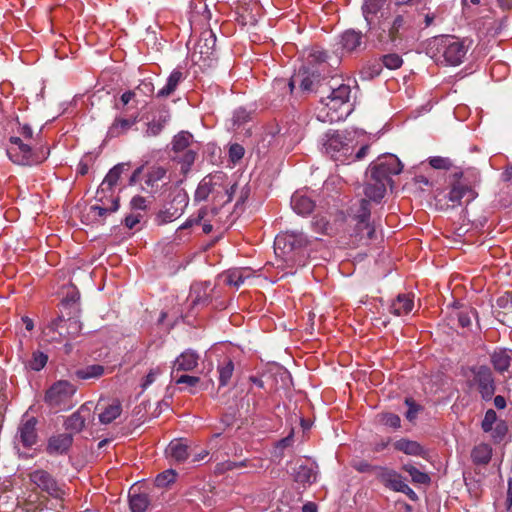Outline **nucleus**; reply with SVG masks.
Segmentation results:
<instances>
[{
    "instance_id": "obj_24",
    "label": "nucleus",
    "mask_w": 512,
    "mask_h": 512,
    "mask_svg": "<svg viewBox=\"0 0 512 512\" xmlns=\"http://www.w3.org/2000/svg\"><path fill=\"white\" fill-rule=\"evenodd\" d=\"M73 437L71 434L63 433L52 436L48 440L46 451L50 455H58L66 453L71 447Z\"/></svg>"
},
{
    "instance_id": "obj_61",
    "label": "nucleus",
    "mask_w": 512,
    "mask_h": 512,
    "mask_svg": "<svg viewBox=\"0 0 512 512\" xmlns=\"http://www.w3.org/2000/svg\"><path fill=\"white\" fill-rule=\"evenodd\" d=\"M245 150L242 145L238 143L231 144L229 147V159L232 163L238 162L243 158Z\"/></svg>"
},
{
    "instance_id": "obj_23",
    "label": "nucleus",
    "mask_w": 512,
    "mask_h": 512,
    "mask_svg": "<svg viewBox=\"0 0 512 512\" xmlns=\"http://www.w3.org/2000/svg\"><path fill=\"white\" fill-rule=\"evenodd\" d=\"M318 467L316 464L299 465L294 473L293 479L296 483L303 487L312 485L317 481Z\"/></svg>"
},
{
    "instance_id": "obj_10",
    "label": "nucleus",
    "mask_w": 512,
    "mask_h": 512,
    "mask_svg": "<svg viewBox=\"0 0 512 512\" xmlns=\"http://www.w3.org/2000/svg\"><path fill=\"white\" fill-rule=\"evenodd\" d=\"M171 144L174 153H183L181 157H178L180 162L187 167H190L195 162L197 152L192 148L194 137L190 132L180 131L173 137Z\"/></svg>"
},
{
    "instance_id": "obj_31",
    "label": "nucleus",
    "mask_w": 512,
    "mask_h": 512,
    "mask_svg": "<svg viewBox=\"0 0 512 512\" xmlns=\"http://www.w3.org/2000/svg\"><path fill=\"white\" fill-rule=\"evenodd\" d=\"M319 75H315L314 72L310 73L308 69H300L298 74L291 78L289 81L290 91L293 92L295 83L299 82L300 87L303 91H312L315 81Z\"/></svg>"
},
{
    "instance_id": "obj_30",
    "label": "nucleus",
    "mask_w": 512,
    "mask_h": 512,
    "mask_svg": "<svg viewBox=\"0 0 512 512\" xmlns=\"http://www.w3.org/2000/svg\"><path fill=\"white\" fill-rule=\"evenodd\" d=\"M129 164L128 163H119L115 165L113 168L109 170L100 184V193H102L103 189L106 190H114L116 185L119 182L121 175L128 171Z\"/></svg>"
},
{
    "instance_id": "obj_36",
    "label": "nucleus",
    "mask_w": 512,
    "mask_h": 512,
    "mask_svg": "<svg viewBox=\"0 0 512 512\" xmlns=\"http://www.w3.org/2000/svg\"><path fill=\"white\" fill-rule=\"evenodd\" d=\"M394 448L407 455L412 456H423L425 451L424 448L417 442L408 439H400L394 443Z\"/></svg>"
},
{
    "instance_id": "obj_37",
    "label": "nucleus",
    "mask_w": 512,
    "mask_h": 512,
    "mask_svg": "<svg viewBox=\"0 0 512 512\" xmlns=\"http://www.w3.org/2000/svg\"><path fill=\"white\" fill-rule=\"evenodd\" d=\"M122 413V406L118 400L112 401L99 413V421L102 424H110Z\"/></svg>"
},
{
    "instance_id": "obj_46",
    "label": "nucleus",
    "mask_w": 512,
    "mask_h": 512,
    "mask_svg": "<svg viewBox=\"0 0 512 512\" xmlns=\"http://www.w3.org/2000/svg\"><path fill=\"white\" fill-rule=\"evenodd\" d=\"M403 469L410 475L413 482L418 484H428L430 482V477L428 474L420 471L413 465L406 464L403 466Z\"/></svg>"
},
{
    "instance_id": "obj_17",
    "label": "nucleus",
    "mask_w": 512,
    "mask_h": 512,
    "mask_svg": "<svg viewBox=\"0 0 512 512\" xmlns=\"http://www.w3.org/2000/svg\"><path fill=\"white\" fill-rule=\"evenodd\" d=\"M138 113L133 115H125L123 113L117 115L107 131V138H117L126 134L137 122Z\"/></svg>"
},
{
    "instance_id": "obj_45",
    "label": "nucleus",
    "mask_w": 512,
    "mask_h": 512,
    "mask_svg": "<svg viewBox=\"0 0 512 512\" xmlns=\"http://www.w3.org/2000/svg\"><path fill=\"white\" fill-rule=\"evenodd\" d=\"M214 195L213 188L209 185V175L205 176L200 183L194 194L195 201H204L208 196Z\"/></svg>"
},
{
    "instance_id": "obj_63",
    "label": "nucleus",
    "mask_w": 512,
    "mask_h": 512,
    "mask_svg": "<svg viewBox=\"0 0 512 512\" xmlns=\"http://www.w3.org/2000/svg\"><path fill=\"white\" fill-rule=\"evenodd\" d=\"M142 218H143L142 213L132 212L125 217L124 225L129 229H133L136 227L137 224H139L141 222Z\"/></svg>"
},
{
    "instance_id": "obj_8",
    "label": "nucleus",
    "mask_w": 512,
    "mask_h": 512,
    "mask_svg": "<svg viewBox=\"0 0 512 512\" xmlns=\"http://www.w3.org/2000/svg\"><path fill=\"white\" fill-rule=\"evenodd\" d=\"M351 113V105L340 103L339 100L326 97L317 108L316 117L323 123H335L345 120Z\"/></svg>"
},
{
    "instance_id": "obj_25",
    "label": "nucleus",
    "mask_w": 512,
    "mask_h": 512,
    "mask_svg": "<svg viewBox=\"0 0 512 512\" xmlns=\"http://www.w3.org/2000/svg\"><path fill=\"white\" fill-rule=\"evenodd\" d=\"M171 119L170 111L167 108H163L158 112V115L153 117L151 121L147 123V128L144 132L146 137H156L164 129Z\"/></svg>"
},
{
    "instance_id": "obj_43",
    "label": "nucleus",
    "mask_w": 512,
    "mask_h": 512,
    "mask_svg": "<svg viewBox=\"0 0 512 512\" xmlns=\"http://www.w3.org/2000/svg\"><path fill=\"white\" fill-rule=\"evenodd\" d=\"M150 503L146 494H131L129 499L132 512H145Z\"/></svg>"
},
{
    "instance_id": "obj_50",
    "label": "nucleus",
    "mask_w": 512,
    "mask_h": 512,
    "mask_svg": "<svg viewBox=\"0 0 512 512\" xmlns=\"http://www.w3.org/2000/svg\"><path fill=\"white\" fill-rule=\"evenodd\" d=\"M458 323L461 327L466 328L472 324V318L475 317L476 312L471 308H465L455 312Z\"/></svg>"
},
{
    "instance_id": "obj_3",
    "label": "nucleus",
    "mask_w": 512,
    "mask_h": 512,
    "mask_svg": "<svg viewBox=\"0 0 512 512\" xmlns=\"http://www.w3.org/2000/svg\"><path fill=\"white\" fill-rule=\"evenodd\" d=\"M306 244L307 238L302 232L287 231L275 237L274 252L288 266H293L298 263Z\"/></svg>"
},
{
    "instance_id": "obj_27",
    "label": "nucleus",
    "mask_w": 512,
    "mask_h": 512,
    "mask_svg": "<svg viewBox=\"0 0 512 512\" xmlns=\"http://www.w3.org/2000/svg\"><path fill=\"white\" fill-rule=\"evenodd\" d=\"M199 355L193 350L182 352L174 361L172 374L179 371H192L198 366Z\"/></svg>"
},
{
    "instance_id": "obj_54",
    "label": "nucleus",
    "mask_w": 512,
    "mask_h": 512,
    "mask_svg": "<svg viewBox=\"0 0 512 512\" xmlns=\"http://www.w3.org/2000/svg\"><path fill=\"white\" fill-rule=\"evenodd\" d=\"M496 423H498L496 412L493 409L487 410L481 424L483 431L491 432L493 430V425H496Z\"/></svg>"
},
{
    "instance_id": "obj_22",
    "label": "nucleus",
    "mask_w": 512,
    "mask_h": 512,
    "mask_svg": "<svg viewBox=\"0 0 512 512\" xmlns=\"http://www.w3.org/2000/svg\"><path fill=\"white\" fill-rule=\"evenodd\" d=\"M37 420L35 417H29L23 420L18 428V434L24 447H32L37 442L36 431Z\"/></svg>"
},
{
    "instance_id": "obj_26",
    "label": "nucleus",
    "mask_w": 512,
    "mask_h": 512,
    "mask_svg": "<svg viewBox=\"0 0 512 512\" xmlns=\"http://www.w3.org/2000/svg\"><path fill=\"white\" fill-rule=\"evenodd\" d=\"M363 43V34L361 31L354 29H348L344 31L340 36L339 44L342 50L346 53H352L357 51Z\"/></svg>"
},
{
    "instance_id": "obj_58",
    "label": "nucleus",
    "mask_w": 512,
    "mask_h": 512,
    "mask_svg": "<svg viewBox=\"0 0 512 512\" xmlns=\"http://www.w3.org/2000/svg\"><path fill=\"white\" fill-rule=\"evenodd\" d=\"M380 421L383 425L397 429L401 425L400 417L393 413H384L381 415Z\"/></svg>"
},
{
    "instance_id": "obj_7",
    "label": "nucleus",
    "mask_w": 512,
    "mask_h": 512,
    "mask_svg": "<svg viewBox=\"0 0 512 512\" xmlns=\"http://www.w3.org/2000/svg\"><path fill=\"white\" fill-rule=\"evenodd\" d=\"M75 393L76 386L67 380H59L49 387L44 400L53 409L68 410L73 406L72 397Z\"/></svg>"
},
{
    "instance_id": "obj_12",
    "label": "nucleus",
    "mask_w": 512,
    "mask_h": 512,
    "mask_svg": "<svg viewBox=\"0 0 512 512\" xmlns=\"http://www.w3.org/2000/svg\"><path fill=\"white\" fill-rule=\"evenodd\" d=\"M10 142L7 155L12 162L23 166L37 165V157L33 156L30 146L24 144L18 137H11Z\"/></svg>"
},
{
    "instance_id": "obj_57",
    "label": "nucleus",
    "mask_w": 512,
    "mask_h": 512,
    "mask_svg": "<svg viewBox=\"0 0 512 512\" xmlns=\"http://www.w3.org/2000/svg\"><path fill=\"white\" fill-rule=\"evenodd\" d=\"M90 211L94 216L105 217L107 214L113 213L117 211L116 203L113 206L106 207L99 203L92 205L90 207Z\"/></svg>"
},
{
    "instance_id": "obj_19",
    "label": "nucleus",
    "mask_w": 512,
    "mask_h": 512,
    "mask_svg": "<svg viewBox=\"0 0 512 512\" xmlns=\"http://www.w3.org/2000/svg\"><path fill=\"white\" fill-rule=\"evenodd\" d=\"M357 221L356 229L359 234H366L369 239L373 237L374 228L371 226L369 201L362 199L359 208L354 216Z\"/></svg>"
},
{
    "instance_id": "obj_33",
    "label": "nucleus",
    "mask_w": 512,
    "mask_h": 512,
    "mask_svg": "<svg viewBox=\"0 0 512 512\" xmlns=\"http://www.w3.org/2000/svg\"><path fill=\"white\" fill-rule=\"evenodd\" d=\"M213 289L209 285L195 284L192 286L191 302L193 306L196 305H209L212 303V297L209 292Z\"/></svg>"
},
{
    "instance_id": "obj_41",
    "label": "nucleus",
    "mask_w": 512,
    "mask_h": 512,
    "mask_svg": "<svg viewBox=\"0 0 512 512\" xmlns=\"http://www.w3.org/2000/svg\"><path fill=\"white\" fill-rule=\"evenodd\" d=\"M104 372V366L99 364H93L76 370L75 376L81 380H88L92 378H100L104 374Z\"/></svg>"
},
{
    "instance_id": "obj_21",
    "label": "nucleus",
    "mask_w": 512,
    "mask_h": 512,
    "mask_svg": "<svg viewBox=\"0 0 512 512\" xmlns=\"http://www.w3.org/2000/svg\"><path fill=\"white\" fill-rule=\"evenodd\" d=\"M387 0H364L361 10L362 15L367 23L368 33L370 36L378 26L373 24V19L376 14L386 5Z\"/></svg>"
},
{
    "instance_id": "obj_4",
    "label": "nucleus",
    "mask_w": 512,
    "mask_h": 512,
    "mask_svg": "<svg viewBox=\"0 0 512 512\" xmlns=\"http://www.w3.org/2000/svg\"><path fill=\"white\" fill-rule=\"evenodd\" d=\"M413 23V15L408 11H402L393 17L388 31L378 26L371 37L378 46L384 48L388 44H395L396 41L401 40L404 33L413 27Z\"/></svg>"
},
{
    "instance_id": "obj_51",
    "label": "nucleus",
    "mask_w": 512,
    "mask_h": 512,
    "mask_svg": "<svg viewBox=\"0 0 512 512\" xmlns=\"http://www.w3.org/2000/svg\"><path fill=\"white\" fill-rule=\"evenodd\" d=\"M428 161L430 166L437 170H449L453 166L451 159L448 157L433 156Z\"/></svg>"
},
{
    "instance_id": "obj_55",
    "label": "nucleus",
    "mask_w": 512,
    "mask_h": 512,
    "mask_svg": "<svg viewBox=\"0 0 512 512\" xmlns=\"http://www.w3.org/2000/svg\"><path fill=\"white\" fill-rule=\"evenodd\" d=\"M176 479V473L173 470H166L159 475H157L155 479V484L158 487H165L170 483H173Z\"/></svg>"
},
{
    "instance_id": "obj_60",
    "label": "nucleus",
    "mask_w": 512,
    "mask_h": 512,
    "mask_svg": "<svg viewBox=\"0 0 512 512\" xmlns=\"http://www.w3.org/2000/svg\"><path fill=\"white\" fill-rule=\"evenodd\" d=\"M491 432L493 439L496 442H501L508 432V427L504 421H499Z\"/></svg>"
},
{
    "instance_id": "obj_15",
    "label": "nucleus",
    "mask_w": 512,
    "mask_h": 512,
    "mask_svg": "<svg viewBox=\"0 0 512 512\" xmlns=\"http://www.w3.org/2000/svg\"><path fill=\"white\" fill-rule=\"evenodd\" d=\"M47 329L53 332L57 331L61 339L74 338L80 334L82 324L77 319H64L60 316L52 320Z\"/></svg>"
},
{
    "instance_id": "obj_35",
    "label": "nucleus",
    "mask_w": 512,
    "mask_h": 512,
    "mask_svg": "<svg viewBox=\"0 0 512 512\" xmlns=\"http://www.w3.org/2000/svg\"><path fill=\"white\" fill-rule=\"evenodd\" d=\"M183 80H184L183 73L178 69H174L170 73L165 86L157 92V97L158 98L169 97L170 95H172L175 92L178 85Z\"/></svg>"
},
{
    "instance_id": "obj_38",
    "label": "nucleus",
    "mask_w": 512,
    "mask_h": 512,
    "mask_svg": "<svg viewBox=\"0 0 512 512\" xmlns=\"http://www.w3.org/2000/svg\"><path fill=\"white\" fill-rule=\"evenodd\" d=\"M492 457V448L490 445L481 443L476 445L471 452L472 461L477 465H486Z\"/></svg>"
},
{
    "instance_id": "obj_44",
    "label": "nucleus",
    "mask_w": 512,
    "mask_h": 512,
    "mask_svg": "<svg viewBox=\"0 0 512 512\" xmlns=\"http://www.w3.org/2000/svg\"><path fill=\"white\" fill-rule=\"evenodd\" d=\"M497 306L503 309V317L512 324V293H505L497 299Z\"/></svg>"
},
{
    "instance_id": "obj_34",
    "label": "nucleus",
    "mask_w": 512,
    "mask_h": 512,
    "mask_svg": "<svg viewBox=\"0 0 512 512\" xmlns=\"http://www.w3.org/2000/svg\"><path fill=\"white\" fill-rule=\"evenodd\" d=\"M414 307L413 299L407 294H400L392 302L390 311L396 316H404L412 311Z\"/></svg>"
},
{
    "instance_id": "obj_1",
    "label": "nucleus",
    "mask_w": 512,
    "mask_h": 512,
    "mask_svg": "<svg viewBox=\"0 0 512 512\" xmlns=\"http://www.w3.org/2000/svg\"><path fill=\"white\" fill-rule=\"evenodd\" d=\"M402 169V163L394 154L386 153L377 157L368 167L365 196L379 202L384 197L387 186L392 185V176L400 174Z\"/></svg>"
},
{
    "instance_id": "obj_62",
    "label": "nucleus",
    "mask_w": 512,
    "mask_h": 512,
    "mask_svg": "<svg viewBox=\"0 0 512 512\" xmlns=\"http://www.w3.org/2000/svg\"><path fill=\"white\" fill-rule=\"evenodd\" d=\"M130 207L133 212H143L147 208L146 198L140 195L134 196L130 201Z\"/></svg>"
},
{
    "instance_id": "obj_18",
    "label": "nucleus",
    "mask_w": 512,
    "mask_h": 512,
    "mask_svg": "<svg viewBox=\"0 0 512 512\" xmlns=\"http://www.w3.org/2000/svg\"><path fill=\"white\" fill-rule=\"evenodd\" d=\"M280 129L277 123H271L268 126L263 128L261 134V140H258V156L262 152L261 150H265L268 152L269 150H275L279 147L282 136L279 134Z\"/></svg>"
},
{
    "instance_id": "obj_53",
    "label": "nucleus",
    "mask_w": 512,
    "mask_h": 512,
    "mask_svg": "<svg viewBox=\"0 0 512 512\" xmlns=\"http://www.w3.org/2000/svg\"><path fill=\"white\" fill-rule=\"evenodd\" d=\"M382 63L386 68L393 70L400 68L403 64V60L398 54L391 53L382 57Z\"/></svg>"
},
{
    "instance_id": "obj_13",
    "label": "nucleus",
    "mask_w": 512,
    "mask_h": 512,
    "mask_svg": "<svg viewBox=\"0 0 512 512\" xmlns=\"http://www.w3.org/2000/svg\"><path fill=\"white\" fill-rule=\"evenodd\" d=\"M209 185L213 188L214 198L226 197L225 202H231L236 191V183H231L223 171L209 174Z\"/></svg>"
},
{
    "instance_id": "obj_11",
    "label": "nucleus",
    "mask_w": 512,
    "mask_h": 512,
    "mask_svg": "<svg viewBox=\"0 0 512 512\" xmlns=\"http://www.w3.org/2000/svg\"><path fill=\"white\" fill-rule=\"evenodd\" d=\"M189 202L188 195L183 190H178L173 197L169 207L159 211L156 221L159 225L167 224L179 218Z\"/></svg>"
},
{
    "instance_id": "obj_59",
    "label": "nucleus",
    "mask_w": 512,
    "mask_h": 512,
    "mask_svg": "<svg viewBox=\"0 0 512 512\" xmlns=\"http://www.w3.org/2000/svg\"><path fill=\"white\" fill-rule=\"evenodd\" d=\"M224 282L228 285L239 288L241 286V274L238 272V268L228 270L225 274Z\"/></svg>"
},
{
    "instance_id": "obj_47",
    "label": "nucleus",
    "mask_w": 512,
    "mask_h": 512,
    "mask_svg": "<svg viewBox=\"0 0 512 512\" xmlns=\"http://www.w3.org/2000/svg\"><path fill=\"white\" fill-rule=\"evenodd\" d=\"M48 361V356L41 352L35 351L32 354L31 359L27 363V367L33 371H40L45 367Z\"/></svg>"
},
{
    "instance_id": "obj_42",
    "label": "nucleus",
    "mask_w": 512,
    "mask_h": 512,
    "mask_svg": "<svg viewBox=\"0 0 512 512\" xmlns=\"http://www.w3.org/2000/svg\"><path fill=\"white\" fill-rule=\"evenodd\" d=\"M95 200L97 203L104 205L106 207L113 206L116 202L117 210L119 209V197L115 195V190H106L103 189L102 193H100V186L97 189Z\"/></svg>"
},
{
    "instance_id": "obj_64",
    "label": "nucleus",
    "mask_w": 512,
    "mask_h": 512,
    "mask_svg": "<svg viewBox=\"0 0 512 512\" xmlns=\"http://www.w3.org/2000/svg\"><path fill=\"white\" fill-rule=\"evenodd\" d=\"M315 232L320 234H327L329 230V222L324 217L315 218L312 222Z\"/></svg>"
},
{
    "instance_id": "obj_6",
    "label": "nucleus",
    "mask_w": 512,
    "mask_h": 512,
    "mask_svg": "<svg viewBox=\"0 0 512 512\" xmlns=\"http://www.w3.org/2000/svg\"><path fill=\"white\" fill-rule=\"evenodd\" d=\"M464 376L469 387H475L485 401L492 399L495 393V381L491 369L485 365L469 367Z\"/></svg>"
},
{
    "instance_id": "obj_28",
    "label": "nucleus",
    "mask_w": 512,
    "mask_h": 512,
    "mask_svg": "<svg viewBox=\"0 0 512 512\" xmlns=\"http://www.w3.org/2000/svg\"><path fill=\"white\" fill-rule=\"evenodd\" d=\"M490 359L497 372H507L512 364V350L507 348H497L490 355Z\"/></svg>"
},
{
    "instance_id": "obj_56",
    "label": "nucleus",
    "mask_w": 512,
    "mask_h": 512,
    "mask_svg": "<svg viewBox=\"0 0 512 512\" xmlns=\"http://www.w3.org/2000/svg\"><path fill=\"white\" fill-rule=\"evenodd\" d=\"M232 120L234 125L240 127L251 120V115L246 109L240 107L235 110Z\"/></svg>"
},
{
    "instance_id": "obj_2",
    "label": "nucleus",
    "mask_w": 512,
    "mask_h": 512,
    "mask_svg": "<svg viewBox=\"0 0 512 512\" xmlns=\"http://www.w3.org/2000/svg\"><path fill=\"white\" fill-rule=\"evenodd\" d=\"M471 44L472 40L467 38L442 35L428 42L426 53L436 63L458 66L464 61Z\"/></svg>"
},
{
    "instance_id": "obj_5",
    "label": "nucleus",
    "mask_w": 512,
    "mask_h": 512,
    "mask_svg": "<svg viewBox=\"0 0 512 512\" xmlns=\"http://www.w3.org/2000/svg\"><path fill=\"white\" fill-rule=\"evenodd\" d=\"M324 152L334 161L342 164H349L354 151V140L351 133L336 131L326 134V140L323 143Z\"/></svg>"
},
{
    "instance_id": "obj_49",
    "label": "nucleus",
    "mask_w": 512,
    "mask_h": 512,
    "mask_svg": "<svg viewBox=\"0 0 512 512\" xmlns=\"http://www.w3.org/2000/svg\"><path fill=\"white\" fill-rule=\"evenodd\" d=\"M66 428L79 432L85 427V418L79 413H73L65 422Z\"/></svg>"
},
{
    "instance_id": "obj_48",
    "label": "nucleus",
    "mask_w": 512,
    "mask_h": 512,
    "mask_svg": "<svg viewBox=\"0 0 512 512\" xmlns=\"http://www.w3.org/2000/svg\"><path fill=\"white\" fill-rule=\"evenodd\" d=\"M351 94V88L347 84H340L339 86L332 89L329 97L339 100L340 103L349 104Z\"/></svg>"
},
{
    "instance_id": "obj_16",
    "label": "nucleus",
    "mask_w": 512,
    "mask_h": 512,
    "mask_svg": "<svg viewBox=\"0 0 512 512\" xmlns=\"http://www.w3.org/2000/svg\"><path fill=\"white\" fill-rule=\"evenodd\" d=\"M167 170L163 166L153 165L148 168L144 175V185L142 190L148 193H155L162 184L168 183Z\"/></svg>"
},
{
    "instance_id": "obj_29",
    "label": "nucleus",
    "mask_w": 512,
    "mask_h": 512,
    "mask_svg": "<svg viewBox=\"0 0 512 512\" xmlns=\"http://www.w3.org/2000/svg\"><path fill=\"white\" fill-rule=\"evenodd\" d=\"M291 207L299 215L311 213L315 207L314 201L305 191H296L291 197Z\"/></svg>"
},
{
    "instance_id": "obj_14",
    "label": "nucleus",
    "mask_w": 512,
    "mask_h": 512,
    "mask_svg": "<svg viewBox=\"0 0 512 512\" xmlns=\"http://www.w3.org/2000/svg\"><path fill=\"white\" fill-rule=\"evenodd\" d=\"M279 380L282 382V385H286L290 380V374L280 365L273 363L269 366V372L263 373L258 378V388H264L265 384H268L270 390H277L279 388Z\"/></svg>"
},
{
    "instance_id": "obj_32",
    "label": "nucleus",
    "mask_w": 512,
    "mask_h": 512,
    "mask_svg": "<svg viewBox=\"0 0 512 512\" xmlns=\"http://www.w3.org/2000/svg\"><path fill=\"white\" fill-rule=\"evenodd\" d=\"M475 197L476 193L474 190L468 185H464L462 183L454 184L448 194L449 201L457 204H461L463 199H465L466 202H470Z\"/></svg>"
},
{
    "instance_id": "obj_39",
    "label": "nucleus",
    "mask_w": 512,
    "mask_h": 512,
    "mask_svg": "<svg viewBox=\"0 0 512 512\" xmlns=\"http://www.w3.org/2000/svg\"><path fill=\"white\" fill-rule=\"evenodd\" d=\"M167 454L177 462H184L188 456V446L179 440L170 442L166 449Z\"/></svg>"
},
{
    "instance_id": "obj_52",
    "label": "nucleus",
    "mask_w": 512,
    "mask_h": 512,
    "mask_svg": "<svg viewBox=\"0 0 512 512\" xmlns=\"http://www.w3.org/2000/svg\"><path fill=\"white\" fill-rule=\"evenodd\" d=\"M405 404L408 407L405 415L406 419L410 422H413L417 418L418 413L423 410V407L417 404L412 398H406Z\"/></svg>"
},
{
    "instance_id": "obj_40",
    "label": "nucleus",
    "mask_w": 512,
    "mask_h": 512,
    "mask_svg": "<svg viewBox=\"0 0 512 512\" xmlns=\"http://www.w3.org/2000/svg\"><path fill=\"white\" fill-rule=\"evenodd\" d=\"M219 373V382L221 386H226L234 372V363L230 358H224L217 367Z\"/></svg>"
},
{
    "instance_id": "obj_9",
    "label": "nucleus",
    "mask_w": 512,
    "mask_h": 512,
    "mask_svg": "<svg viewBox=\"0 0 512 512\" xmlns=\"http://www.w3.org/2000/svg\"><path fill=\"white\" fill-rule=\"evenodd\" d=\"M30 481L42 492L49 496L63 500L66 492L63 484H59L55 478L45 470L38 469L30 473Z\"/></svg>"
},
{
    "instance_id": "obj_20",
    "label": "nucleus",
    "mask_w": 512,
    "mask_h": 512,
    "mask_svg": "<svg viewBox=\"0 0 512 512\" xmlns=\"http://www.w3.org/2000/svg\"><path fill=\"white\" fill-rule=\"evenodd\" d=\"M376 478L388 489L398 491L404 479L397 471L388 467H376Z\"/></svg>"
}]
</instances>
